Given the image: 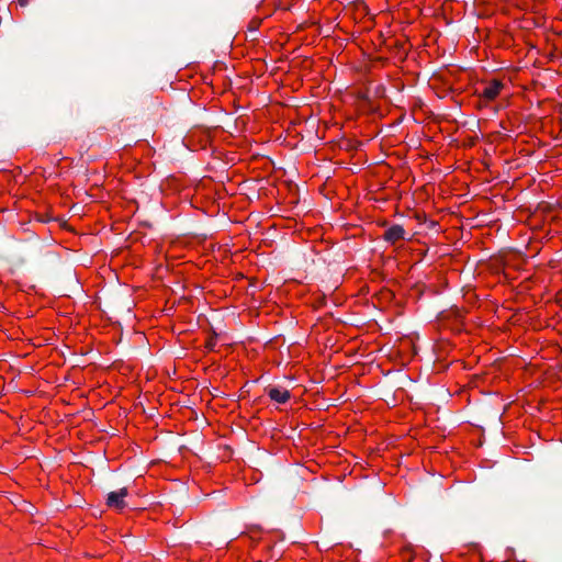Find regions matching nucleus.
<instances>
[{
    "instance_id": "obj_8",
    "label": "nucleus",
    "mask_w": 562,
    "mask_h": 562,
    "mask_svg": "<svg viewBox=\"0 0 562 562\" xmlns=\"http://www.w3.org/2000/svg\"><path fill=\"white\" fill-rule=\"evenodd\" d=\"M436 225H437V223H436V222H434V221H431V222H430V226H431V227H435Z\"/></svg>"
},
{
    "instance_id": "obj_2",
    "label": "nucleus",
    "mask_w": 562,
    "mask_h": 562,
    "mask_svg": "<svg viewBox=\"0 0 562 562\" xmlns=\"http://www.w3.org/2000/svg\"><path fill=\"white\" fill-rule=\"evenodd\" d=\"M383 238L384 240L394 244L397 240L405 238V229L402 225H392L384 232Z\"/></svg>"
},
{
    "instance_id": "obj_5",
    "label": "nucleus",
    "mask_w": 562,
    "mask_h": 562,
    "mask_svg": "<svg viewBox=\"0 0 562 562\" xmlns=\"http://www.w3.org/2000/svg\"><path fill=\"white\" fill-rule=\"evenodd\" d=\"M216 337H217V334L215 331H212V335L209 337V339L206 340V344H205V347L209 350L214 349V347L216 345Z\"/></svg>"
},
{
    "instance_id": "obj_7",
    "label": "nucleus",
    "mask_w": 562,
    "mask_h": 562,
    "mask_svg": "<svg viewBox=\"0 0 562 562\" xmlns=\"http://www.w3.org/2000/svg\"><path fill=\"white\" fill-rule=\"evenodd\" d=\"M21 7H26L29 4V0H18Z\"/></svg>"
},
{
    "instance_id": "obj_3",
    "label": "nucleus",
    "mask_w": 562,
    "mask_h": 562,
    "mask_svg": "<svg viewBox=\"0 0 562 562\" xmlns=\"http://www.w3.org/2000/svg\"><path fill=\"white\" fill-rule=\"evenodd\" d=\"M267 394L272 401L279 404H284L290 400V392L277 386L267 389Z\"/></svg>"
},
{
    "instance_id": "obj_1",
    "label": "nucleus",
    "mask_w": 562,
    "mask_h": 562,
    "mask_svg": "<svg viewBox=\"0 0 562 562\" xmlns=\"http://www.w3.org/2000/svg\"><path fill=\"white\" fill-rule=\"evenodd\" d=\"M128 495L127 487H122L119 491L108 493L105 504L115 509H123L126 507L125 497Z\"/></svg>"
},
{
    "instance_id": "obj_6",
    "label": "nucleus",
    "mask_w": 562,
    "mask_h": 562,
    "mask_svg": "<svg viewBox=\"0 0 562 562\" xmlns=\"http://www.w3.org/2000/svg\"><path fill=\"white\" fill-rule=\"evenodd\" d=\"M259 25H260V20H252L250 22L249 30L255 32L258 30Z\"/></svg>"
},
{
    "instance_id": "obj_4",
    "label": "nucleus",
    "mask_w": 562,
    "mask_h": 562,
    "mask_svg": "<svg viewBox=\"0 0 562 562\" xmlns=\"http://www.w3.org/2000/svg\"><path fill=\"white\" fill-rule=\"evenodd\" d=\"M502 88L503 83L501 81L493 80L486 87H484L482 95L487 100H494L498 95Z\"/></svg>"
}]
</instances>
